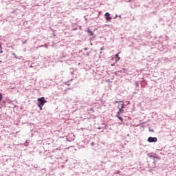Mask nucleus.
<instances>
[{"mask_svg": "<svg viewBox=\"0 0 176 176\" xmlns=\"http://www.w3.org/2000/svg\"><path fill=\"white\" fill-rule=\"evenodd\" d=\"M37 106L40 109V111H42L43 105L47 102V100H45V97L38 98L37 99Z\"/></svg>", "mask_w": 176, "mask_h": 176, "instance_id": "1", "label": "nucleus"}, {"mask_svg": "<svg viewBox=\"0 0 176 176\" xmlns=\"http://www.w3.org/2000/svg\"><path fill=\"white\" fill-rule=\"evenodd\" d=\"M147 141L148 142H157V138L148 137Z\"/></svg>", "mask_w": 176, "mask_h": 176, "instance_id": "2", "label": "nucleus"}, {"mask_svg": "<svg viewBox=\"0 0 176 176\" xmlns=\"http://www.w3.org/2000/svg\"><path fill=\"white\" fill-rule=\"evenodd\" d=\"M104 16H105L106 20H107V21H111V19H112V18L110 16H111V14H109V12L105 13Z\"/></svg>", "mask_w": 176, "mask_h": 176, "instance_id": "3", "label": "nucleus"}, {"mask_svg": "<svg viewBox=\"0 0 176 176\" xmlns=\"http://www.w3.org/2000/svg\"><path fill=\"white\" fill-rule=\"evenodd\" d=\"M124 107V104H121V107L119 109V111L117 113V116H119L122 113V112L123 111V108Z\"/></svg>", "mask_w": 176, "mask_h": 176, "instance_id": "4", "label": "nucleus"}, {"mask_svg": "<svg viewBox=\"0 0 176 176\" xmlns=\"http://www.w3.org/2000/svg\"><path fill=\"white\" fill-rule=\"evenodd\" d=\"M87 32L90 36H93V35H94V33L91 32L90 30H88Z\"/></svg>", "mask_w": 176, "mask_h": 176, "instance_id": "5", "label": "nucleus"}, {"mask_svg": "<svg viewBox=\"0 0 176 176\" xmlns=\"http://www.w3.org/2000/svg\"><path fill=\"white\" fill-rule=\"evenodd\" d=\"M116 61H119L120 60V57H119V53H118L117 54H116Z\"/></svg>", "mask_w": 176, "mask_h": 176, "instance_id": "6", "label": "nucleus"}, {"mask_svg": "<svg viewBox=\"0 0 176 176\" xmlns=\"http://www.w3.org/2000/svg\"><path fill=\"white\" fill-rule=\"evenodd\" d=\"M118 119H119V120H121L122 122H123V118L119 116H116Z\"/></svg>", "mask_w": 176, "mask_h": 176, "instance_id": "7", "label": "nucleus"}, {"mask_svg": "<svg viewBox=\"0 0 176 176\" xmlns=\"http://www.w3.org/2000/svg\"><path fill=\"white\" fill-rule=\"evenodd\" d=\"M2 98H3V96H2V94H0V101H2Z\"/></svg>", "mask_w": 176, "mask_h": 176, "instance_id": "8", "label": "nucleus"}, {"mask_svg": "<svg viewBox=\"0 0 176 176\" xmlns=\"http://www.w3.org/2000/svg\"><path fill=\"white\" fill-rule=\"evenodd\" d=\"M2 53H3V51L2 50V47H1V48H0V54H2Z\"/></svg>", "mask_w": 176, "mask_h": 176, "instance_id": "9", "label": "nucleus"}, {"mask_svg": "<svg viewBox=\"0 0 176 176\" xmlns=\"http://www.w3.org/2000/svg\"><path fill=\"white\" fill-rule=\"evenodd\" d=\"M100 50H104V47H101V48H100Z\"/></svg>", "mask_w": 176, "mask_h": 176, "instance_id": "10", "label": "nucleus"}, {"mask_svg": "<svg viewBox=\"0 0 176 176\" xmlns=\"http://www.w3.org/2000/svg\"><path fill=\"white\" fill-rule=\"evenodd\" d=\"M1 47H2V45H1V44H0V49H1Z\"/></svg>", "mask_w": 176, "mask_h": 176, "instance_id": "11", "label": "nucleus"}, {"mask_svg": "<svg viewBox=\"0 0 176 176\" xmlns=\"http://www.w3.org/2000/svg\"><path fill=\"white\" fill-rule=\"evenodd\" d=\"M85 50H87V48H85Z\"/></svg>", "mask_w": 176, "mask_h": 176, "instance_id": "12", "label": "nucleus"}, {"mask_svg": "<svg viewBox=\"0 0 176 176\" xmlns=\"http://www.w3.org/2000/svg\"><path fill=\"white\" fill-rule=\"evenodd\" d=\"M136 86H138V83H136Z\"/></svg>", "mask_w": 176, "mask_h": 176, "instance_id": "13", "label": "nucleus"}, {"mask_svg": "<svg viewBox=\"0 0 176 176\" xmlns=\"http://www.w3.org/2000/svg\"><path fill=\"white\" fill-rule=\"evenodd\" d=\"M91 145H94V143H92Z\"/></svg>", "mask_w": 176, "mask_h": 176, "instance_id": "14", "label": "nucleus"}]
</instances>
